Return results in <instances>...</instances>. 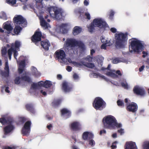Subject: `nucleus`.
<instances>
[{"instance_id":"nucleus-33","label":"nucleus","mask_w":149,"mask_h":149,"mask_svg":"<svg viewBox=\"0 0 149 149\" xmlns=\"http://www.w3.org/2000/svg\"><path fill=\"white\" fill-rule=\"evenodd\" d=\"M60 100H58L54 101L52 103V105L54 107L58 106L61 103Z\"/></svg>"},{"instance_id":"nucleus-55","label":"nucleus","mask_w":149,"mask_h":149,"mask_svg":"<svg viewBox=\"0 0 149 149\" xmlns=\"http://www.w3.org/2000/svg\"><path fill=\"white\" fill-rule=\"evenodd\" d=\"M101 40L102 42L104 44H107V41L102 36L101 37Z\"/></svg>"},{"instance_id":"nucleus-42","label":"nucleus","mask_w":149,"mask_h":149,"mask_svg":"<svg viewBox=\"0 0 149 149\" xmlns=\"http://www.w3.org/2000/svg\"><path fill=\"white\" fill-rule=\"evenodd\" d=\"M31 73L33 75L36 77H38L40 75V74L38 70L36 72H31Z\"/></svg>"},{"instance_id":"nucleus-54","label":"nucleus","mask_w":149,"mask_h":149,"mask_svg":"<svg viewBox=\"0 0 149 149\" xmlns=\"http://www.w3.org/2000/svg\"><path fill=\"white\" fill-rule=\"evenodd\" d=\"M93 58V56H88L86 58V59L89 62H91Z\"/></svg>"},{"instance_id":"nucleus-25","label":"nucleus","mask_w":149,"mask_h":149,"mask_svg":"<svg viewBox=\"0 0 149 149\" xmlns=\"http://www.w3.org/2000/svg\"><path fill=\"white\" fill-rule=\"evenodd\" d=\"M25 61H22L19 63V65L22 66V68H19L18 69V73L19 74H22L24 70V68L25 66Z\"/></svg>"},{"instance_id":"nucleus-11","label":"nucleus","mask_w":149,"mask_h":149,"mask_svg":"<svg viewBox=\"0 0 149 149\" xmlns=\"http://www.w3.org/2000/svg\"><path fill=\"white\" fill-rule=\"evenodd\" d=\"M55 56L58 60L63 61L66 57V54L65 52L62 49L57 50L55 53Z\"/></svg>"},{"instance_id":"nucleus-16","label":"nucleus","mask_w":149,"mask_h":149,"mask_svg":"<svg viewBox=\"0 0 149 149\" xmlns=\"http://www.w3.org/2000/svg\"><path fill=\"white\" fill-rule=\"evenodd\" d=\"M125 147V149H137L135 143L132 141L127 142Z\"/></svg>"},{"instance_id":"nucleus-15","label":"nucleus","mask_w":149,"mask_h":149,"mask_svg":"<svg viewBox=\"0 0 149 149\" xmlns=\"http://www.w3.org/2000/svg\"><path fill=\"white\" fill-rule=\"evenodd\" d=\"M134 93L137 95H143L145 94V91L142 88L138 86H136L134 88Z\"/></svg>"},{"instance_id":"nucleus-18","label":"nucleus","mask_w":149,"mask_h":149,"mask_svg":"<svg viewBox=\"0 0 149 149\" xmlns=\"http://www.w3.org/2000/svg\"><path fill=\"white\" fill-rule=\"evenodd\" d=\"M41 46L46 51L49 49V47L50 46V43L47 40H45L41 41L40 42Z\"/></svg>"},{"instance_id":"nucleus-38","label":"nucleus","mask_w":149,"mask_h":149,"mask_svg":"<svg viewBox=\"0 0 149 149\" xmlns=\"http://www.w3.org/2000/svg\"><path fill=\"white\" fill-rule=\"evenodd\" d=\"M106 75L114 78L118 76L115 73L111 71L107 72L106 73Z\"/></svg>"},{"instance_id":"nucleus-63","label":"nucleus","mask_w":149,"mask_h":149,"mask_svg":"<svg viewBox=\"0 0 149 149\" xmlns=\"http://www.w3.org/2000/svg\"><path fill=\"white\" fill-rule=\"evenodd\" d=\"M66 70L68 72H70L72 70V67L70 66H68L66 68Z\"/></svg>"},{"instance_id":"nucleus-12","label":"nucleus","mask_w":149,"mask_h":149,"mask_svg":"<svg viewBox=\"0 0 149 149\" xmlns=\"http://www.w3.org/2000/svg\"><path fill=\"white\" fill-rule=\"evenodd\" d=\"M13 20V22L17 25L23 24L26 21L25 19L20 15H16Z\"/></svg>"},{"instance_id":"nucleus-26","label":"nucleus","mask_w":149,"mask_h":149,"mask_svg":"<svg viewBox=\"0 0 149 149\" xmlns=\"http://www.w3.org/2000/svg\"><path fill=\"white\" fill-rule=\"evenodd\" d=\"M8 119L7 120L4 118H0V123L2 124H4L7 123L8 121H9V123H11L13 122V120L11 118H8Z\"/></svg>"},{"instance_id":"nucleus-58","label":"nucleus","mask_w":149,"mask_h":149,"mask_svg":"<svg viewBox=\"0 0 149 149\" xmlns=\"http://www.w3.org/2000/svg\"><path fill=\"white\" fill-rule=\"evenodd\" d=\"M118 132L120 134V135H122L124 133V130L121 128L118 130Z\"/></svg>"},{"instance_id":"nucleus-34","label":"nucleus","mask_w":149,"mask_h":149,"mask_svg":"<svg viewBox=\"0 0 149 149\" xmlns=\"http://www.w3.org/2000/svg\"><path fill=\"white\" fill-rule=\"evenodd\" d=\"M84 65L86 67L90 68H93L95 67L94 64L91 63H86L84 64Z\"/></svg>"},{"instance_id":"nucleus-28","label":"nucleus","mask_w":149,"mask_h":149,"mask_svg":"<svg viewBox=\"0 0 149 149\" xmlns=\"http://www.w3.org/2000/svg\"><path fill=\"white\" fill-rule=\"evenodd\" d=\"M67 24H62L60 26L61 29L62 30V33H67L68 30L67 29Z\"/></svg>"},{"instance_id":"nucleus-41","label":"nucleus","mask_w":149,"mask_h":149,"mask_svg":"<svg viewBox=\"0 0 149 149\" xmlns=\"http://www.w3.org/2000/svg\"><path fill=\"white\" fill-rule=\"evenodd\" d=\"M20 80H21V77H16L14 81L15 83L16 84H19L20 83Z\"/></svg>"},{"instance_id":"nucleus-17","label":"nucleus","mask_w":149,"mask_h":149,"mask_svg":"<svg viewBox=\"0 0 149 149\" xmlns=\"http://www.w3.org/2000/svg\"><path fill=\"white\" fill-rule=\"evenodd\" d=\"M82 138L84 140H90L93 138V135L88 132H85L82 134Z\"/></svg>"},{"instance_id":"nucleus-48","label":"nucleus","mask_w":149,"mask_h":149,"mask_svg":"<svg viewBox=\"0 0 149 149\" xmlns=\"http://www.w3.org/2000/svg\"><path fill=\"white\" fill-rule=\"evenodd\" d=\"M6 1L8 4L14 5L16 3V0H6Z\"/></svg>"},{"instance_id":"nucleus-6","label":"nucleus","mask_w":149,"mask_h":149,"mask_svg":"<svg viewBox=\"0 0 149 149\" xmlns=\"http://www.w3.org/2000/svg\"><path fill=\"white\" fill-rule=\"evenodd\" d=\"M129 41H130V46L133 51L139 52L143 47V45L140 41L135 38H132Z\"/></svg>"},{"instance_id":"nucleus-52","label":"nucleus","mask_w":149,"mask_h":149,"mask_svg":"<svg viewBox=\"0 0 149 149\" xmlns=\"http://www.w3.org/2000/svg\"><path fill=\"white\" fill-rule=\"evenodd\" d=\"M31 87L33 89H36L38 87V84L33 83L32 84Z\"/></svg>"},{"instance_id":"nucleus-20","label":"nucleus","mask_w":149,"mask_h":149,"mask_svg":"<svg viewBox=\"0 0 149 149\" xmlns=\"http://www.w3.org/2000/svg\"><path fill=\"white\" fill-rule=\"evenodd\" d=\"M62 90L65 92H69L72 89V88L68 85V82H64L62 83Z\"/></svg>"},{"instance_id":"nucleus-47","label":"nucleus","mask_w":149,"mask_h":149,"mask_svg":"<svg viewBox=\"0 0 149 149\" xmlns=\"http://www.w3.org/2000/svg\"><path fill=\"white\" fill-rule=\"evenodd\" d=\"M14 50V48H13L11 47L8 50L7 53L8 55H12V52H13Z\"/></svg>"},{"instance_id":"nucleus-8","label":"nucleus","mask_w":149,"mask_h":149,"mask_svg":"<svg viewBox=\"0 0 149 149\" xmlns=\"http://www.w3.org/2000/svg\"><path fill=\"white\" fill-rule=\"evenodd\" d=\"M31 124L30 121H27L25 123L22 130V133L23 135L26 136L29 135L31 130Z\"/></svg>"},{"instance_id":"nucleus-31","label":"nucleus","mask_w":149,"mask_h":149,"mask_svg":"<svg viewBox=\"0 0 149 149\" xmlns=\"http://www.w3.org/2000/svg\"><path fill=\"white\" fill-rule=\"evenodd\" d=\"M3 28L10 33L13 29V28L10 24H6L4 26Z\"/></svg>"},{"instance_id":"nucleus-61","label":"nucleus","mask_w":149,"mask_h":149,"mask_svg":"<svg viewBox=\"0 0 149 149\" xmlns=\"http://www.w3.org/2000/svg\"><path fill=\"white\" fill-rule=\"evenodd\" d=\"M111 31L113 33H115L117 32L116 29L115 28H111L110 29Z\"/></svg>"},{"instance_id":"nucleus-44","label":"nucleus","mask_w":149,"mask_h":149,"mask_svg":"<svg viewBox=\"0 0 149 149\" xmlns=\"http://www.w3.org/2000/svg\"><path fill=\"white\" fill-rule=\"evenodd\" d=\"M27 120V119L25 117H21L19 118V121L22 123H24Z\"/></svg>"},{"instance_id":"nucleus-51","label":"nucleus","mask_w":149,"mask_h":149,"mask_svg":"<svg viewBox=\"0 0 149 149\" xmlns=\"http://www.w3.org/2000/svg\"><path fill=\"white\" fill-rule=\"evenodd\" d=\"M114 14V13L113 12V11L112 10H111L110 11V14L109 15V18L111 19H112L113 17Z\"/></svg>"},{"instance_id":"nucleus-30","label":"nucleus","mask_w":149,"mask_h":149,"mask_svg":"<svg viewBox=\"0 0 149 149\" xmlns=\"http://www.w3.org/2000/svg\"><path fill=\"white\" fill-rule=\"evenodd\" d=\"M52 85V84L51 81L49 80H46L44 81V87L45 88H49Z\"/></svg>"},{"instance_id":"nucleus-23","label":"nucleus","mask_w":149,"mask_h":149,"mask_svg":"<svg viewBox=\"0 0 149 149\" xmlns=\"http://www.w3.org/2000/svg\"><path fill=\"white\" fill-rule=\"evenodd\" d=\"M40 24L42 27L45 29L50 27L49 24L45 21L43 18L40 20Z\"/></svg>"},{"instance_id":"nucleus-2","label":"nucleus","mask_w":149,"mask_h":149,"mask_svg":"<svg viewBox=\"0 0 149 149\" xmlns=\"http://www.w3.org/2000/svg\"><path fill=\"white\" fill-rule=\"evenodd\" d=\"M107 25V23L101 19L97 18L94 19L88 27L89 32H92L95 30V27L105 28Z\"/></svg>"},{"instance_id":"nucleus-62","label":"nucleus","mask_w":149,"mask_h":149,"mask_svg":"<svg viewBox=\"0 0 149 149\" xmlns=\"http://www.w3.org/2000/svg\"><path fill=\"white\" fill-rule=\"evenodd\" d=\"M106 44H102L101 46V48L102 49H106Z\"/></svg>"},{"instance_id":"nucleus-1","label":"nucleus","mask_w":149,"mask_h":149,"mask_svg":"<svg viewBox=\"0 0 149 149\" xmlns=\"http://www.w3.org/2000/svg\"><path fill=\"white\" fill-rule=\"evenodd\" d=\"M128 34L121 33H116L115 34L116 46L120 48H123L125 47L127 41Z\"/></svg>"},{"instance_id":"nucleus-50","label":"nucleus","mask_w":149,"mask_h":149,"mask_svg":"<svg viewBox=\"0 0 149 149\" xmlns=\"http://www.w3.org/2000/svg\"><path fill=\"white\" fill-rule=\"evenodd\" d=\"M17 50L14 49L13 51V55L14 58L17 59V57L18 55V53L17 52Z\"/></svg>"},{"instance_id":"nucleus-13","label":"nucleus","mask_w":149,"mask_h":149,"mask_svg":"<svg viewBox=\"0 0 149 149\" xmlns=\"http://www.w3.org/2000/svg\"><path fill=\"white\" fill-rule=\"evenodd\" d=\"M70 128L73 131H79L81 129V125L79 122L74 121L70 124Z\"/></svg>"},{"instance_id":"nucleus-3","label":"nucleus","mask_w":149,"mask_h":149,"mask_svg":"<svg viewBox=\"0 0 149 149\" xmlns=\"http://www.w3.org/2000/svg\"><path fill=\"white\" fill-rule=\"evenodd\" d=\"M66 45L67 47H74L76 46L79 47L80 48L81 52H83L86 50V47L82 41H77L75 39H68L66 41Z\"/></svg>"},{"instance_id":"nucleus-27","label":"nucleus","mask_w":149,"mask_h":149,"mask_svg":"<svg viewBox=\"0 0 149 149\" xmlns=\"http://www.w3.org/2000/svg\"><path fill=\"white\" fill-rule=\"evenodd\" d=\"M21 80L27 82L29 83H31L32 82V80L31 78L29 76L25 75L21 76Z\"/></svg>"},{"instance_id":"nucleus-56","label":"nucleus","mask_w":149,"mask_h":149,"mask_svg":"<svg viewBox=\"0 0 149 149\" xmlns=\"http://www.w3.org/2000/svg\"><path fill=\"white\" fill-rule=\"evenodd\" d=\"M90 140L89 141V144L90 145L92 146L95 145V141L93 140L90 139Z\"/></svg>"},{"instance_id":"nucleus-7","label":"nucleus","mask_w":149,"mask_h":149,"mask_svg":"<svg viewBox=\"0 0 149 149\" xmlns=\"http://www.w3.org/2000/svg\"><path fill=\"white\" fill-rule=\"evenodd\" d=\"M46 10L51 16H54L57 20H60L62 17V12L60 9H55L53 7H50L47 8Z\"/></svg>"},{"instance_id":"nucleus-64","label":"nucleus","mask_w":149,"mask_h":149,"mask_svg":"<svg viewBox=\"0 0 149 149\" xmlns=\"http://www.w3.org/2000/svg\"><path fill=\"white\" fill-rule=\"evenodd\" d=\"M52 127V124H50L49 125H47V128L49 130H51V128Z\"/></svg>"},{"instance_id":"nucleus-53","label":"nucleus","mask_w":149,"mask_h":149,"mask_svg":"<svg viewBox=\"0 0 149 149\" xmlns=\"http://www.w3.org/2000/svg\"><path fill=\"white\" fill-rule=\"evenodd\" d=\"M3 149H16V147L14 146L11 147L9 146H6L3 147Z\"/></svg>"},{"instance_id":"nucleus-37","label":"nucleus","mask_w":149,"mask_h":149,"mask_svg":"<svg viewBox=\"0 0 149 149\" xmlns=\"http://www.w3.org/2000/svg\"><path fill=\"white\" fill-rule=\"evenodd\" d=\"M121 84L122 86L126 89L128 88V85L126 81H123L121 82Z\"/></svg>"},{"instance_id":"nucleus-57","label":"nucleus","mask_w":149,"mask_h":149,"mask_svg":"<svg viewBox=\"0 0 149 149\" xmlns=\"http://www.w3.org/2000/svg\"><path fill=\"white\" fill-rule=\"evenodd\" d=\"M44 81H41L38 82V86H42L44 87Z\"/></svg>"},{"instance_id":"nucleus-22","label":"nucleus","mask_w":149,"mask_h":149,"mask_svg":"<svg viewBox=\"0 0 149 149\" xmlns=\"http://www.w3.org/2000/svg\"><path fill=\"white\" fill-rule=\"evenodd\" d=\"M21 45L20 42L17 40H16L14 43H13L11 44V47L14 49H16L17 50H19V47Z\"/></svg>"},{"instance_id":"nucleus-4","label":"nucleus","mask_w":149,"mask_h":149,"mask_svg":"<svg viewBox=\"0 0 149 149\" xmlns=\"http://www.w3.org/2000/svg\"><path fill=\"white\" fill-rule=\"evenodd\" d=\"M116 120L114 117L111 115H108L104 117L102 121L104 128L112 129Z\"/></svg>"},{"instance_id":"nucleus-19","label":"nucleus","mask_w":149,"mask_h":149,"mask_svg":"<svg viewBox=\"0 0 149 149\" xmlns=\"http://www.w3.org/2000/svg\"><path fill=\"white\" fill-rule=\"evenodd\" d=\"M14 128V126L11 125H9L4 128V134L5 135H7L11 132Z\"/></svg>"},{"instance_id":"nucleus-36","label":"nucleus","mask_w":149,"mask_h":149,"mask_svg":"<svg viewBox=\"0 0 149 149\" xmlns=\"http://www.w3.org/2000/svg\"><path fill=\"white\" fill-rule=\"evenodd\" d=\"M1 75L4 77H7L9 76V72L8 71H1Z\"/></svg>"},{"instance_id":"nucleus-35","label":"nucleus","mask_w":149,"mask_h":149,"mask_svg":"<svg viewBox=\"0 0 149 149\" xmlns=\"http://www.w3.org/2000/svg\"><path fill=\"white\" fill-rule=\"evenodd\" d=\"M7 49L6 47L2 48L1 49V55L3 57H5L7 54Z\"/></svg>"},{"instance_id":"nucleus-14","label":"nucleus","mask_w":149,"mask_h":149,"mask_svg":"<svg viewBox=\"0 0 149 149\" xmlns=\"http://www.w3.org/2000/svg\"><path fill=\"white\" fill-rule=\"evenodd\" d=\"M61 116L66 119L69 118L71 115V112L66 108H64L61 109Z\"/></svg>"},{"instance_id":"nucleus-24","label":"nucleus","mask_w":149,"mask_h":149,"mask_svg":"<svg viewBox=\"0 0 149 149\" xmlns=\"http://www.w3.org/2000/svg\"><path fill=\"white\" fill-rule=\"evenodd\" d=\"M81 28L78 26L74 27L73 30V34L74 35H76L79 33L81 31Z\"/></svg>"},{"instance_id":"nucleus-49","label":"nucleus","mask_w":149,"mask_h":149,"mask_svg":"<svg viewBox=\"0 0 149 149\" xmlns=\"http://www.w3.org/2000/svg\"><path fill=\"white\" fill-rule=\"evenodd\" d=\"M118 142L117 141H115L112 143V145L111 146V147L112 149H115L117 148L116 144Z\"/></svg>"},{"instance_id":"nucleus-21","label":"nucleus","mask_w":149,"mask_h":149,"mask_svg":"<svg viewBox=\"0 0 149 149\" xmlns=\"http://www.w3.org/2000/svg\"><path fill=\"white\" fill-rule=\"evenodd\" d=\"M26 109L33 114L35 113V111L34 109L33 105L31 103L27 104L25 105Z\"/></svg>"},{"instance_id":"nucleus-59","label":"nucleus","mask_w":149,"mask_h":149,"mask_svg":"<svg viewBox=\"0 0 149 149\" xmlns=\"http://www.w3.org/2000/svg\"><path fill=\"white\" fill-rule=\"evenodd\" d=\"M85 16L86 17V19L90 20L91 19L90 15V14L88 13H85Z\"/></svg>"},{"instance_id":"nucleus-43","label":"nucleus","mask_w":149,"mask_h":149,"mask_svg":"<svg viewBox=\"0 0 149 149\" xmlns=\"http://www.w3.org/2000/svg\"><path fill=\"white\" fill-rule=\"evenodd\" d=\"M121 62L120 58H116L113 60L112 62L113 64H117Z\"/></svg>"},{"instance_id":"nucleus-45","label":"nucleus","mask_w":149,"mask_h":149,"mask_svg":"<svg viewBox=\"0 0 149 149\" xmlns=\"http://www.w3.org/2000/svg\"><path fill=\"white\" fill-rule=\"evenodd\" d=\"M117 105L119 106L124 107V105L123 102L120 100H118L117 102Z\"/></svg>"},{"instance_id":"nucleus-60","label":"nucleus","mask_w":149,"mask_h":149,"mask_svg":"<svg viewBox=\"0 0 149 149\" xmlns=\"http://www.w3.org/2000/svg\"><path fill=\"white\" fill-rule=\"evenodd\" d=\"M142 53L143 54L142 56V57L144 58H145L148 55V53L145 51H143Z\"/></svg>"},{"instance_id":"nucleus-10","label":"nucleus","mask_w":149,"mask_h":149,"mask_svg":"<svg viewBox=\"0 0 149 149\" xmlns=\"http://www.w3.org/2000/svg\"><path fill=\"white\" fill-rule=\"evenodd\" d=\"M126 109L129 112L135 113L138 110V106L136 103L132 102L126 105Z\"/></svg>"},{"instance_id":"nucleus-9","label":"nucleus","mask_w":149,"mask_h":149,"mask_svg":"<svg viewBox=\"0 0 149 149\" xmlns=\"http://www.w3.org/2000/svg\"><path fill=\"white\" fill-rule=\"evenodd\" d=\"M42 35L41 32L36 31L31 37V41L34 43L35 45H38L39 44V42L41 40Z\"/></svg>"},{"instance_id":"nucleus-39","label":"nucleus","mask_w":149,"mask_h":149,"mask_svg":"<svg viewBox=\"0 0 149 149\" xmlns=\"http://www.w3.org/2000/svg\"><path fill=\"white\" fill-rule=\"evenodd\" d=\"M71 63L74 65V66L77 67H79L82 66L83 65H84L83 62H81V63H79L75 61H71Z\"/></svg>"},{"instance_id":"nucleus-46","label":"nucleus","mask_w":149,"mask_h":149,"mask_svg":"<svg viewBox=\"0 0 149 149\" xmlns=\"http://www.w3.org/2000/svg\"><path fill=\"white\" fill-rule=\"evenodd\" d=\"M4 70L6 71H8L9 72V67L8 61H7L5 62Z\"/></svg>"},{"instance_id":"nucleus-40","label":"nucleus","mask_w":149,"mask_h":149,"mask_svg":"<svg viewBox=\"0 0 149 149\" xmlns=\"http://www.w3.org/2000/svg\"><path fill=\"white\" fill-rule=\"evenodd\" d=\"M114 125L113 126L112 129L115 128V127L117 128H120L122 127V125L120 123H118L116 120H115V123H114Z\"/></svg>"},{"instance_id":"nucleus-5","label":"nucleus","mask_w":149,"mask_h":149,"mask_svg":"<svg viewBox=\"0 0 149 149\" xmlns=\"http://www.w3.org/2000/svg\"><path fill=\"white\" fill-rule=\"evenodd\" d=\"M106 104L105 102L99 97H96L93 103V106L96 110H102L106 107Z\"/></svg>"},{"instance_id":"nucleus-32","label":"nucleus","mask_w":149,"mask_h":149,"mask_svg":"<svg viewBox=\"0 0 149 149\" xmlns=\"http://www.w3.org/2000/svg\"><path fill=\"white\" fill-rule=\"evenodd\" d=\"M142 146L143 149H149V141H144Z\"/></svg>"},{"instance_id":"nucleus-29","label":"nucleus","mask_w":149,"mask_h":149,"mask_svg":"<svg viewBox=\"0 0 149 149\" xmlns=\"http://www.w3.org/2000/svg\"><path fill=\"white\" fill-rule=\"evenodd\" d=\"M22 29V27L19 26H15L14 29V32L15 34H18Z\"/></svg>"}]
</instances>
